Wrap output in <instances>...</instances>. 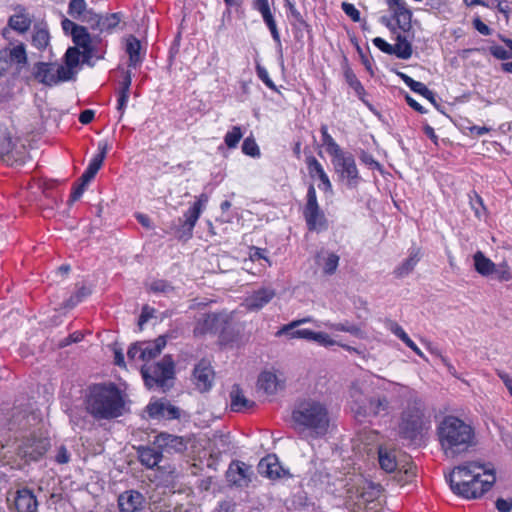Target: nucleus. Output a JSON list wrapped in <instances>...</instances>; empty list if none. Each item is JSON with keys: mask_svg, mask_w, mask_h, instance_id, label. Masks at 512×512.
<instances>
[{"mask_svg": "<svg viewBox=\"0 0 512 512\" xmlns=\"http://www.w3.org/2000/svg\"><path fill=\"white\" fill-rule=\"evenodd\" d=\"M28 157L26 146L13 138L7 128L0 127V158L8 165H20Z\"/></svg>", "mask_w": 512, "mask_h": 512, "instance_id": "6", "label": "nucleus"}, {"mask_svg": "<svg viewBox=\"0 0 512 512\" xmlns=\"http://www.w3.org/2000/svg\"><path fill=\"white\" fill-rule=\"evenodd\" d=\"M265 252H266L265 249L258 248V247H252L250 249V254H249L250 260L253 262L259 261V260H265L268 263V265L271 266V262L268 259V257L266 256Z\"/></svg>", "mask_w": 512, "mask_h": 512, "instance_id": "62", "label": "nucleus"}, {"mask_svg": "<svg viewBox=\"0 0 512 512\" xmlns=\"http://www.w3.org/2000/svg\"><path fill=\"white\" fill-rule=\"evenodd\" d=\"M339 264V256L335 253H329L326 258H324L322 267L323 272L326 275H332L336 272Z\"/></svg>", "mask_w": 512, "mask_h": 512, "instance_id": "50", "label": "nucleus"}, {"mask_svg": "<svg viewBox=\"0 0 512 512\" xmlns=\"http://www.w3.org/2000/svg\"><path fill=\"white\" fill-rule=\"evenodd\" d=\"M372 395L373 393H369L359 383H353L351 385L349 390V408L358 421H363L370 417V413H363L362 410L368 409L372 401Z\"/></svg>", "mask_w": 512, "mask_h": 512, "instance_id": "11", "label": "nucleus"}, {"mask_svg": "<svg viewBox=\"0 0 512 512\" xmlns=\"http://www.w3.org/2000/svg\"><path fill=\"white\" fill-rule=\"evenodd\" d=\"M67 13L72 18V21L81 23H99L101 19L92 8L88 7L86 0H69Z\"/></svg>", "mask_w": 512, "mask_h": 512, "instance_id": "16", "label": "nucleus"}, {"mask_svg": "<svg viewBox=\"0 0 512 512\" xmlns=\"http://www.w3.org/2000/svg\"><path fill=\"white\" fill-rule=\"evenodd\" d=\"M193 378L196 388L200 392H206L211 389L214 380V371L208 360L202 359L196 364L193 370Z\"/></svg>", "mask_w": 512, "mask_h": 512, "instance_id": "20", "label": "nucleus"}, {"mask_svg": "<svg viewBox=\"0 0 512 512\" xmlns=\"http://www.w3.org/2000/svg\"><path fill=\"white\" fill-rule=\"evenodd\" d=\"M344 78L349 87L354 90L358 98L368 107H370L371 105L365 99L366 90L350 67H346L344 69Z\"/></svg>", "mask_w": 512, "mask_h": 512, "instance_id": "38", "label": "nucleus"}, {"mask_svg": "<svg viewBox=\"0 0 512 512\" xmlns=\"http://www.w3.org/2000/svg\"><path fill=\"white\" fill-rule=\"evenodd\" d=\"M31 24V15L26 11L25 8L18 6L17 8H15V13L11 15L8 19V27L2 30V36L5 39H8L10 29L20 34H24L30 29Z\"/></svg>", "mask_w": 512, "mask_h": 512, "instance_id": "18", "label": "nucleus"}, {"mask_svg": "<svg viewBox=\"0 0 512 512\" xmlns=\"http://www.w3.org/2000/svg\"><path fill=\"white\" fill-rule=\"evenodd\" d=\"M98 150H99L98 154L95 155L91 159V161H90V163H89V165L87 167V169L92 171L94 174H97L98 171L100 170V168L102 167L103 161H104V159L106 157V154H107V144L106 143H103V144L99 143Z\"/></svg>", "mask_w": 512, "mask_h": 512, "instance_id": "46", "label": "nucleus"}, {"mask_svg": "<svg viewBox=\"0 0 512 512\" xmlns=\"http://www.w3.org/2000/svg\"><path fill=\"white\" fill-rule=\"evenodd\" d=\"M218 321H219V317L215 313L203 314L196 321L195 327L193 329L194 336L201 337L208 333L215 332L217 330Z\"/></svg>", "mask_w": 512, "mask_h": 512, "instance_id": "32", "label": "nucleus"}, {"mask_svg": "<svg viewBox=\"0 0 512 512\" xmlns=\"http://www.w3.org/2000/svg\"><path fill=\"white\" fill-rule=\"evenodd\" d=\"M84 404L87 413L97 421L116 419L126 411L125 394L112 382L89 386Z\"/></svg>", "mask_w": 512, "mask_h": 512, "instance_id": "2", "label": "nucleus"}, {"mask_svg": "<svg viewBox=\"0 0 512 512\" xmlns=\"http://www.w3.org/2000/svg\"><path fill=\"white\" fill-rule=\"evenodd\" d=\"M305 163L309 176L312 179L318 178L320 180L321 184L319 185V188L325 193H332V183L317 158L313 155H308L305 158Z\"/></svg>", "mask_w": 512, "mask_h": 512, "instance_id": "22", "label": "nucleus"}, {"mask_svg": "<svg viewBox=\"0 0 512 512\" xmlns=\"http://www.w3.org/2000/svg\"><path fill=\"white\" fill-rule=\"evenodd\" d=\"M333 164L335 171L340 175L342 180H345L348 187H357L360 183L361 177L359 175L355 159L351 154H344L340 158L333 160Z\"/></svg>", "mask_w": 512, "mask_h": 512, "instance_id": "12", "label": "nucleus"}, {"mask_svg": "<svg viewBox=\"0 0 512 512\" xmlns=\"http://www.w3.org/2000/svg\"><path fill=\"white\" fill-rule=\"evenodd\" d=\"M49 32L46 27L37 25L34 27L32 44L39 50L45 49L49 44Z\"/></svg>", "mask_w": 512, "mask_h": 512, "instance_id": "43", "label": "nucleus"}, {"mask_svg": "<svg viewBox=\"0 0 512 512\" xmlns=\"http://www.w3.org/2000/svg\"><path fill=\"white\" fill-rule=\"evenodd\" d=\"M325 326L330 330L339 331V332H347L356 337L362 336V330L360 329V327H358L357 325H354V324H349L348 322H345V323L327 322V323H325Z\"/></svg>", "mask_w": 512, "mask_h": 512, "instance_id": "45", "label": "nucleus"}, {"mask_svg": "<svg viewBox=\"0 0 512 512\" xmlns=\"http://www.w3.org/2000/svg\"><path fill=\"white\" fill-rule=\"evenodd\" d=\"M256 74L258 76V78L271 90L277 92L278 89L276 87V85L274 84V82L271 80V78L269 77V74L267 72V70L261 66L260 64H257L256 65Z\"/></svg>", "mask_w": 512, "mask_h": 512, "instance_id": "54", "label": "nucleus"}, {"mask_svg": "<svg viewBox=\"0 0 512 512\" xmlns=\"http://www.w3.org/2000/svg\"><path fill=\"white\" fill-rule=\"evenodd\" d=\"M341 8L344 11V13L353 21V22H359L360 21V11L351 3L343 2L341 4Z\"/></svg>", "mask_w": 512, "mask_h": 512, "instance_id": "59", "label": "nucleus"}, {"mask_svg": "<svg viewBox=\"0 0 512 512\" xmlns=\"http://www.w3.org/2000/svg\"><path fill=\"white\" fill-rule=\"evenodd\" d=\"M86 187H87V184L83 183L80 180H77L72 185V188H71L70 202H75V201L79 200L81 198L83 192L85 191Z\"/></svg>", "mask_w": 512, "mask_h": 512, "instance_id": "60", "label": "nucleus"}, {"mask_svg": "<svg viewBox=\"0 0 512 512\" xmlns=\"http://www.w3.org/2000/svg\"><path fill=\"white\" fill-rule=\"evenodd\" d=\"M373 44L382 52L391 55L392 54V44L387 43L381 37H376L372 40Z\"/></svg>", "mask_w": 512, "mask_h": 512, "instance_id": "64", "label": "nucleus"}, {"mask_svg": "<svg viewBox=\"0 0 512 512\" xmlns=\"http://www.w3.org/2000/svg\"><path fill=\"white\" fill-rule=\"evenodd\" d=\"M150 290L153 292L169 293L173 287L165 280H156L151 283Z\"/></svg>", "mask_w": 512, "mask_h": 512, "instance_id": "61", "label": "nucleus"}, {"mask_svg": "<svg viewBox=\"0 0 512 512\" xmlns=\"http://www.w3.org/2000/svg\"><path fill=\"white\" fill-rule=\"evenodd\" d=\"M14 505L17 512H37L38 502L31 490L23 488L16 492Z\"/></svg>", "mask_w": 512, "mask_h": 512, "instance_id": "28", "label": "nucleus"}, {"mask_svg": "<svg viewBox=\"0 0 512 512\" xmlns=\"http://www.w3.org/2000/svg\"><path fill=\"white\" fill-rule=\"evenodd\" d=\"M35 77L38 81L46 85L57 84L64 77V66L40 63L37 66Z\"/></svg>", "mask_w": 512, "mask_h": 512, "instance_id": "23", "label": "nucleus"}, {"mask_svg": "<svg viewBox=\"0 0 512 512\" xmlns=\"http://www.w3.org/2000/svg\"><path fill=\"white\" fill-rule=\"evenodd\" d=\"M91 289L84 282L79 283L75 286V291L70 296L69 300L66 301L67 307H74L78 303H80L83 299H85L88 295H90Z\"/></svg>", "mask_w": 512, "mask_h": 512, "instance_id": "44", "label": "nucleus"}, {"mask_svg": "<svg viewBox=\"0 0 512 512\" xmlns=\"http://www.w3.org/2000/svg\"><path fill=\"white\" fill-rule=\"evenodd\" d=\"M419 261V252H412L409 257L394 269V275L402 278L411 273Z\"/></svg>", "mask_w": 512, "mask_h": 512, "instance_id": "41", "label": "nucleus"}, {"mask_svg": "<svg viewBox=\"0 0 512 512\" xmlns=\"http://www.w3.org/2000/svg\"><path fill=\"white\" fill-rule=\"evenodd\" d=\"M50 447L46 438H28L19 446L18 454L26 461H36L43 456Z\"/></svg>", "mask_w": 512, "mask_h": 512, "instance_id": "15", "label": "nucleus"}, {"mask_svg": "<svg viewBox=\"0 0 512 512\" xmlns=\"http://www.w3.org/2000/svg\"><path fill=\"white\" fill-rule=\"evenodd\" d=\"M386 327L405 344L411 339L404 329L395 321L386 320Z\"/></svg>", "mask_w": 512, "mask_h": 512, "instance_id": "52", "label": "nucleus"}, {"mask_svg": "<svg viewBox=\"0 0 512 512\" xmlns=\"http://www.w3.org/2000/svg\"><path fill=\"white\" fill-rule=\"evenodd\" d=\"M153 445L157 446L162 453L164 451L182 452L186 447L182 437L165 432L159 433L155 436Z\"/></svg>", "mask_w": 512, "mask_h": 512, "instance_id": "25", "label": "nucleus"}, {"mask_svg": "<svg viewBox=\"0 0 512 512\" xmlns=\"http://www.w3.org/2000/svg\"><path fill=\"white\" fill-rule=\"evenodd\" d=\"M120 14L112 13L107 15L101 22L102 30H112L120 23ZM100 24V22L98 23Z\"/></svg>", "mask_w": 512, "mask_h": 512, "instance_id": "56", "label": "nucleus"}, {"mask_svg": "<svg viewBox=\"0 0 512 512\" xmlns=\"http://www.w3.org/2000/svg\"><path fill=\"white\" fill-rule=\"evenodd\" d=\"M141 43L135 36H129L126 41V53L129 56V67L136 68L142 62Z\"/></svg>", "mask_w": 512, "mask_h": 512, "instance_id": "37", "label": "nucleus"}, {"mask_svg": "<svg viewBox=\"0 0 512 512\" xmlns=\"http://www.w3.org/2000/svg\"><path fill=\"white\" fill-rule=\"evenodd\" d=\"M489 53L499 60H506L511 58L512 54L509 50L506 48L500 46V45H492L489 47Z\"/></svg>", "mask_w": 512, "mask_h": 512, "instance_id": "57", "label": "nucleus"}, {"mask_svg": "<svg viewBox=\"0 0 512 512\" xmlns=\"http://www.w3.org/2000/svg\"><path fill=\"white\" fill-rule=\"evenodd\" d=\"M209 197L207 194L202 193L196 197L194 203L184 213V220L179 219L180 226L175 229V237L179 240H188L193 235V229L204 211Z\"/></svg>", "mask_w": 512, "mask_h": 512, "instance_id": "9", "label": "nucleus"}, {"mask_svg": "<svg viewBox=\"0 0 512 512\" xmlns=\"http://www.w3.org/2000/svg\"><path fill=\"white\" fill-rule=\"evenodd\" d=\"M242 152L250 157H259L260 149L253 137H247L242 143Z\"/></svg>", "mask_w": 512, "mask_h": 512, "instance_id": "51", "label": "nucleus"}, {"mask_svg": "<svg viewBox=\"0 0 512 512\" xmlns=\"http://www.w3.org/2000/svg\"><path fill=\"white\" fill-rule=\"evenodd\" d=\"M144 498L138 491H125L118 497L120 512H137L142 509Z\"/></svg>", "mask_w": 512, "mask_h": 512, "instance_id": "26", "label": "nucleus"}, {"mask_svg": "<svg viewBox=\"0 0 512 512\" xmlns=\"http://www.w3.org/2000/svg\"><path fill=\"white\" fill-rule=\"evenodd\" d=\"M495 481L493 466L476 461L466 462L455 467L450 475L451 489L466 499L481 497L491 489Z\"/></svg>", "mask_w": 512, "mask_h": 512, "instance_id": "1", "label": "nucleus"}, {"mask_svg": "<svg viewBox=\"0 0 512 512\" xmlns=\"http://www.w3.org/2000/svg\"><path fill=\"white\" fill-rule=\"evenodd\" d=\"M78 47H69L66 49V81L74 79V69L79 66L81 62L88 61L91 57H85L84 50Z\"/></svg>", "mask_w": 512, "mask_h": 512, "instance_id": "29", "label": "nucleus"}, {"mask_svg": "<svg viewBox=\"0 0 512 512\" xmlns=\"http://www.w3.org/2000/svg\"><path fill=\"white\" fill-rule=\"evenodd\" d=\"M424 413L420 401H415L413 406H408L402 413L399 433L401 437L413 440L423 429Z\"/></svg>", "mask_w": 512, "mask_h": 512, "instance_id": "10", "label": "nucleus"}, {"mask_svg": "<svg viewBox=\"0 0 512 512\" xmlns=\"http://www.w3.org/2000/svg\"><path fill=\"white\" fill-rule=\"evenodd\" d=\"M320 133L322 137V144L326 147L327 153L333 157V160H336L345 154L333 139V137L329 134L327 125H321Z\"/></svg>", "mask_w": 512, "mask_h": 512, "instance_id": "35", "label": "nucleus"}, {"mask_svg": "<svg viewBox=\"0 0 512 512\" xmlns=\"http://www.w3.org/2000/svg\"><path fill=\"white\" fill-rule=\"evenodd\" d=\"M68 30H70V36L72 42L74 43L73 47L83 49L85 57H92V39L87 28L76 23L75 21L66 18V32Z\"/></svg>", "mask_w": 512, "mask_h": 512, "instance_id": "14", "label": "nucleus"}, {"mask_svg": "<svg viewBox=\"0 0 512 512\" xmlns=\"http://www.w3.org/2000/svg\"><path fill=\"white\" fill-rule=\"evenodd\" d=\"M302 214L309 231L319 232L328 228V220L318 204L316 189L313 184L308 186Z\"/></svg>", "mask_w": 512, "mask_h": 512, "instance_id": "8", "label": "nucleus"}, {"mask_svg": "<svg viewBox=\"0 0 512 512\" xmlns=\"http://www.w3.org/2000/svg\"><path fill=\"white\" fill-rule=\"evenodd\" d=\"M258 387L267 394H272L277 390V377L272 372H262L258 378Z\"/></svg>", "mask_w": 512, "mask_h": 512, "instance_id": "42", "label": "nucleus"}, {"mask_svg": "<svg viewBox=\"0 0 512 512\" xmlns=\"http://www.w3.org/2000/svg\"><path fill=\"white\" fill-rule=\"evenodd\" d=\"M362 411L370 413V417L386 416L391 411V403L385 394L373 393L368 409Z\"/></svg>", "mask_w": 512, "mask_h": 512, "instance_id": "31", "label": "nucleus"}, {"mask_svg": "<svg viewBox=\"0 0 512 512\" xmlns=\"http://www.w3.org/2000/svg\"><path fill=\"white\" fill-rule=\"evenodd\" d=\"M227 478L238 487H247L251 481L250 467L243 462L232 463L227 471Z\"/></svg>", "mask_w": 512, "mask_h": 512, "instance_id": "27", "label": "nucleus"}, {"mask_svg": "<svg viewBox=\"0 0 512 512\" xmlns=\"http://www.w3.org/2000/svg\"><path fill=\"white\" fill-rule=\"evenodd\" d=\"M166 343L165 336H159L154 341L141 342L142 351L141 355H139V359L148 362L156 358L166 346Z\"/></svg>", "mask_w": 512, "mask_h": 512, "instance_id": "33", "label": "nucleus"}, {"mask_svg": "<svg viewBox=\"0 0 512 512\" xmlns=\"http://www.w3.org/2000/svg\"><path fill=\"white\" fill-rule=\"evenodd\" d=\"M243 137V132L240 126H233L224 136V143L229 149H234L237 147L241 138Z\"/></svg>", "mask_w": 512, "mask_h": 512, "instance_id": "47", "label": "nucleus"}, {"mask_svg": "<svg viewBox=\"0 0 512 512\" xmlns=\"http://www.w3.org/2000/svg\"><path fill=\"white\" fill-rule=\"evenodd\" d=\"M291 421L292 428L300 436L318 439L328 433L331 419L329 409L324 402L306 398L295 405Z\"/></svg>", "mask_w": 512, "mask_h": 512, "instance_id": "3", "label": "nucleus"}, {"mask_svg": "<svg viewBox=\"0 0 512 512\" xmlns=\"http://www.w3.org/2000/svg\"><path fill=\"white\" fill-rule=\"evenodd\" d=\"M231 409L235 412H243L253 406V402L248 400L239 385H234L230 392Z\"/></svg>", "mask_w": 512, "mask_h": 512, "instance_id": "36", "label": "nucleus"}, {"mask_svg": "<svg viewBox=\"0 0 512 512\" xmlns=\"http://www.w3.org/2000/svg\"><path fill=\"white\" fill-rule=\"evenodd\" d=\"M379 464L380 467L388 473L394 472L397 468L395 457L381 450L379 451Z\"/></svg>", "mask_w": 512, "mask_h": 512, "instance_id": "49", "label": "nucleus"}, {"mask_svg": "<svg viewBox=\"0 0 512 512\" xmlns=\"http://www.w3.org/2000/svg\"><path fill=\"white\" fill-rule=\"evenodd\" d=\"M53 186V182H46L42 180H34L33 183L28 184L30 194L37 198L40 193L48 194L49 189Z\"/></svg>", "mask_w": 512, "mask_h": 512, "instance_id": "48", "label": "nucleus"}, {"mask_svg": "<svg viewBox=\"0 0 512 512\" xmlns=\"http://www.w3.org/2000/svg\"><path fill=\"white\" fill-rule=\"evenodd\" d=\"M437 437L446 458H456L475 444V430L459 417L445 416L437 426Z\"/></svg>", "mask_w": 512, "mask_h": 512, "instance_id": "4", "label": "nucleus"}, {"mask_svg": "<svg viewBox=\"0 0 512 512\" xmlns=\"http://www.w3.org/2000/svg\"><path fill=\"white\" fill-rule=\"evenodd\" d=\"M392 18L396 22L397 27L403 32H409L412 28V11L405 3H399L393 10Z\"/></svg>", "mask_w": 512, "mask_h": 512, "instance_id": "34", "label": "nucleus"}, {"mask_svg": "<svg viewBox=\"0 0 512 512\" xmlns=\"http://www.w3.org/2000/svg\"><path fill=\"white\" fill-rule=\"evenodd\" d=\"M311 341H315L324 347H330L338 344L335 340H333L328 334L324 332L313 331Z\"/></svg>", "mask_w": 512, "mask_h": 512, "instance_id": "55", "label": "nucleus"}, {"mask_svg": "<svg viewBox=\"0 0 512 512\" xmlns=\"http://www.w3.org/2000/svg\"><path fill=\"white\" fill-rule=\"evenodd\" d=\"M311 317L296 319L280 327L275 333L276 337L285 336L288 340L305 339L311 341L313 331L310 329H297L300 325L311 322Z\"/></svg>", "mask_w": 512, "mask_h": 512, "instance_id": "19", "label": "nucleus"}, {"mask_svg": "<svg viewBox=\"0 0 512 512\" xmlns=\"http://www.w3.org/2000/svg\"><path fill=\"white\" fill-rule=\"evenodd\" d=\"M276 291L272 287H260L252 291L243 301V307L247 311H259L272 301Z\"/></svg>", "mask_w": 512, "mask_h": 512, "instance_id": "17", "label": "nucleus"}, {"mask_svg": "<svg viewBox=\"0 0 512 512\" xmlns=\"http://www.w3.org/2000/svg\"><path fill=\"white\" fill-rule=\"evenodd\" d=\"M258 472L271 480L281 479L288 475L275 455H267L262 458L258 464Z\"/></svg>", "mask_w": 512, "mask_h": 512, "instance_id": "21", "label": "nucleus"}, {"mask_svg": "<svg viewBox=\"0 0 512 512\" xmlns=\"http://www.w3.org/2000/svg\"><path fill=\"white\" fill-rule=\"evenodd\" d=\"M413 49L411 42L406 36L398 34L396 37V43L392 45V54L399 59H409L412 56Z\"/></svg>", "mask_w": 512, "mask_h": 512, "instance_id": "39", "label": "nucleus"}, {"mask_svg": "<svg viewBox=\"0 0 512 512\" xmlns=\"http://www.w3.org/2000/svg\"><path fill=\"white\" fill-rule=\"evenodd\" d=\"M288 10H289V15L293 19L292 25L307 26V23H306L304 17L302 16V14L300 13V11H298L296 9V7L290 2L288 3Z\"/></svg>", "mask_w": 512, "mask_h": 512, "instance_id": "58", "label": "nucleus"}, {"mask_svg": "<svg viewBox=\"0 0 512 512\" xmlns=\"http://www.w3.org/2000/svg\"><path fill=\"white\" fill-rule=\"evenodd\" d=\"M132 83V73L127 70L124 72L122 80L119 81V87L117 92L130 93V87Z\"/></svg>", "mask_w": 512, "mask_h": 512, "instance_id": "63", "label": "nucleus"}, {"mask_svg": "<svg viewBox=\"0 0 512 512\" xmlns=\"http://www.w3.org/2000/svg\"><path fill=\"white\" fill-rule=\"evenodd\" d=\"M490 5H493L492 9H497V11L503 14L507 19L512 11V2L508 0H490L488 1Z\"/></svg>", "mask_w": 512, "mask_h": 512, "instance_id": "53", "label": "nucleus"}, {"mask_svg": "<svg viewBox=\"0 0 512 512\" xmlns=\"http://www.w3.org/2000/svg\"><path fill=\"white\" fill-rule=\"evenodd\" d=\"M140 463L148 469L157 466L163 458L162 451L157 446H139L137 448Z\"/></svg>", "mask_w": 512, "mask_h": 512, "instance_id": "30", "label": "nucleus"}, {"mask_svg": "<svg viewBox=\"0 0 512 512\" xmlns=\"http://www.w3.org/2000/svg\"><path fill=\"white\" fill-rule=\"evenodd\" d=\"M403 82L413 91L416 92L430 101H434V93L428 87L419 81H415L410 76L400 73Z\"/></svg>", "mask_w": 512, "mask_h": 512, "instance_id": "40", "label": "nucleus"}, {"mask_svg": "<svg viewBox=\"0 0 512 512\" xmlns=\"http://www.w3.org/2000/svg\"><path fill=\"white\" fill-rule=\"evenodd\" d=\"M174 373L175 364L171 355H165L160 361L141 367V374L148 388H164L167 380L174 377Z\"/></svg>", "mask_w": 512, "mask_h": 512, "instance_id": "5", "label": "nucleus"}, {"mask_svg": "<svg viewBox=\"0 0 512 512\" xmlns=\"http://www.w3.org/2000/svg\"><path fill=\"white\" fill-rule=\"evenodd\" d=\"M146 410L151 418L178 419L180 417L179 408L166 401L149 403Z\"/></svg>", "mask_w": 512, "mask_h": 512, "instance_id": "24", "label": "nucleus"}, {"mask_svg": "<svg viewBox=\"0 0 512 512\" xmlns=\"http://www.w3.org/2000/svg\"><path fill=\"white\" fill-rule=\"evenodd\" d=\"M473 262L475 271L483 277L492 276L499 282L512 280V269L506 261L496 264L486 257L482 251H477L473 255Z\"/></svg>", "mask_w": 512, "mask_h": 512, "instance_id": "7", "label": "nucleus"}, {"mask_svg": "<svg viewBox=\"0 0 512 512\" xmlns=\"http://www.w3.org/2000/svg\"><path fill=\"white\" fill-rule=\"evenodd\" d=\"M27 64V53L23 43H19L13 47L0 49V77L7 74L12 68V64Z\"/></svg>", "mask_w": 512, "mask_h": 512, "instance_id": "13", "label": "nucleus"}]
</instances>
